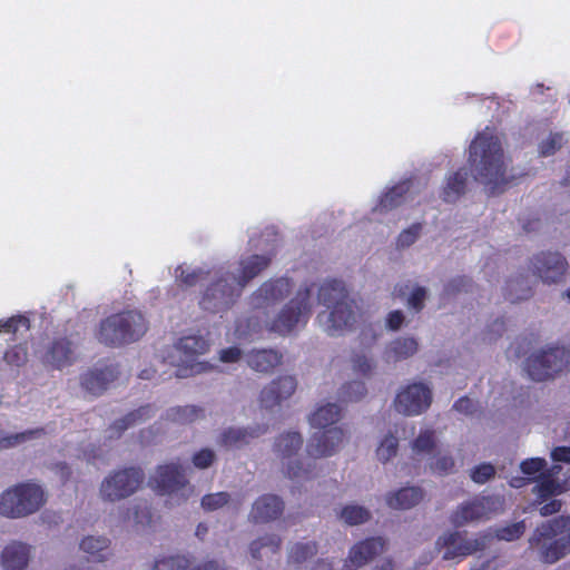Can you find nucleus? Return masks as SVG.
Returning <instances> with one entry per match:
<instances>
[{
    "label": "nucleus",
    "instance_id": "obj_1",
    "mask_svg": "<svg viewBox=\"0 0 570 570\" xmlns=\"http://www.w3.org/2000/svg\"><path fill=\"white\" fill-rule=\"evenodd\" d=\"M469 163L474 178L491 193H499L508 183L501 139L493 129L485 128L473 139Z\"/></svg>",
    "mask_w": 570,
    "mask_h": 570
},
{
    "label": "nucleus",
    "instance_id": "obj_2",
    "mask_svg": "<svg viewBox=\"0 0 570 570\" xmlns=\"http://www.w3.org/2000/svg\"><path fill=\"white\" fill-rule=\"evenodd\" d=\"M318 302L325 307L317 315L322 330L331 336L348 331L361 317L358 304L352 299L344 285L337 281H326L318 287Z\"/></svg>",
    "mask_w": 570,
    "mask_h": 570
},
{
    "label": "nucleus",
    "instance_id": "obj_3",
    "mask_svg": "<svg viewBox=\"0 0 570 570\" xmlns=\"http://www.w3.org/2000/svg\"><path fill=\"white\" fill-rule=\"evenodd\" d=\"M269 264L266 256L253 255L242 259L232 276V283L227 278H219L212 283L205 291L200 305L204 309L219 312L232 304L242 288L252 278L257 276Z\"/></svg>",
    "mask_w": 570,
    "mask_h": 570
},
{
    "label": "nucleus",
    "instance_id": "obj_4",
    "mask_svg": "<svg viewBox=\"0 0 570 570\" xmlns=\"http://www.w3.org/2000/svg\"><path fill=\"white\" fill-rule=\"evenodd\" d=\"M537 558L552 564L570 553V517L561 515L538 527L529 539Z\"/></svg>",
    "mask_w": 570,
    "mask_h": 570
},
{
    "label": "nucleus",
    "instance_id": "obj_5",
    "mask_svg": "<svg viewBox=\"0 0 570 570\" xmlns=\"http://www.w3.org/2000/svg\"><path fill=\"white\" fill-rule=\"evenodd\" d=\"M47 502L43 488L36 482L13 484L0 493V515L22 519L37 513Z\"/></svg>",
    "mask_w": 570,
    "mask_h": 570
},
{
    "label": "nucleus",
    "instance_id": "obj_6",
    "mask_svg": "<svg viewBox=\"0 0 570 570\" xmlns=\"http://www.w3.org/2000/svg\"><path fill=\"white\" fill-rule=\"evenodd\" d=\"M147 331L144 316L138 312L115 314L100 324L97 337L106 345H119L140 338Z\"/></svg>",
    "mask_w": 570,
    "mask_h": 570
},
{
    "label": "nucleus",
    "instance_id": "obj_7",
    "mask_svg": "<svg viewBox=\"0 0 570 570\" xmlns=\"http://www.w3.org/2000/svg\"><path fill=\"white\" fill-rule=\"evenodd\" d=\"M520 470L525 478L513 476L509 480V484L512 488L519 489L525 485L528 481L538 480L539 483L534 488V493L542 501L570 490V475L562 482L553 479L551 475H546L547 461L544 459H527L520 463Z\"/></svg>",
    "mask_w": 570,
    "mask_h": 570
},
{
    "label": "nucleus",
    "instance_id": "obj_8",
    "mask_svg": "<svg viewBox=\"0 0 570 570\" xmlns=\"http://www.w3.org/2000/svg\"><path fill=\"white\" fill-rule=\"evenodd\" d=\"M302 445L303 438L295 431L281 434L275 442V452L281 461L284 474L297 482L311 480L315 475V464H303L296 456Z\"/></svg>",
    "mask_w": 570,
    "mask_h": 570
},
{
    "label": "nucleus",
    "instance_id": "obj_9",
    "mask_svg": "<svg viewBox=\"0 0 570 570\" xmlns=\"http://www.w3.org/2000/svg\"><path fill=\"white\" fill-rule=\"evenodd\" d=\"M312 285H303L289 302L268 323L272 331L287 334L306 324L312 309Z\"/></svg>",
    "mask_w": 570,
    "mask_h": 570
},
{
    "label": "nucleus",
    "instance_id": "obj_10",
    "mask_svg": "<svg viewBox=\"0 0 570 570\" xmlns=\"http://www.w3.org/2000/svg\"><path fill=\"white\" fill-rule=\"evenodd\" d=\"M570 368V351L548 347L533 352L525 362V371L532 380L544 381Z\"/></svg>",
    "mask_w": 570,
    "mask_h": 570
},
{
    "label": "nucleus",
    "instance_id": "obj_11",
    "mask_svg": "<svg viewBox=\"0 0 570 570\" xmlns=\"http://www.w3.org/2000/svg\"><path fill=\"white\" fill-rule=\"evenodd\" d=\"M432 401V385L424 381H413L397 390L393 407L404 416H417L430 409Z\"/></svg>",
    "mask_w": 570,
    "mask_h": 570
},
{
    "label": "nucleus",
    "instance_id": "obj_12",
    "mask_svg": "<svg viewBox=\"0 0 570 570\" xmlns=\"http://www.w3.org/2000/svg\"><path fill=\"white\" fill-rule=\"evenodd\" d=\"M149 485L160 494L170 495L177 503L194 494L183 468L177 464L159 466L150 478Z\"/></svg>",
    "mask_w": 570,
    "mask_h": 570
},
{
    "label": "nucleus",
    "instance_id": "obj_13",
    "mask_svg": "<svg viewBox=\"0 0 570 570\" xmlns=\"http://www.w3.org/2000/svg\"><path fill=\"white\" fill-rule=\"evenodd\" d=\"M144 482V473L139 469L129 468L110 472L100 484L104 500L115 502L134 494Z\"/></svg>",
    "mask_w": 570,
    "mask_h": 570
},
{
    "label": "nucleus",
    "instance_id": "obj_14",
    "mask_svg": "<svg viewBox=\"0 0 570 570\" xmlns=\"http://www.w3.org/2000/svg\"><path fill=\"white\" fill-rule=\"evenodd\" d=\"M208 346L207 341L200 336L190 335L180 338L174 347L175 354L170 356V363L179 367L177 375L186 376L202 373L205 365L196 362V358L206 353Z\"/></svg>",
    "mask_w": 570,
    "mask_h": 570
},
{
    "label": "nucleus",
    "instance_id": "obj_15",
    "mask_svg": "<svg viewBox=\"0 0 570 570\" xmlns=\"http://www.w3.org/2000/svg\"><path fill=\"white\" fill-rule=\"evenodd\" d=\"M488 535L468 538L461 532L443 533L436 542L438 549L445 560H454L469 556L487 546Z\"/></svg>",
    "mask_w": 570,
    "mask_h": 570
},
{
    "label": "nucleus",
    "instance_id": "obj_16",
    "mask_svg": "<svg viewBox=\"0 0 570 570\" xmlns=\"http://www.w3.org/2000/svg\"><path fill=\"white\" fill-rule=\"evenodd\" d=\"M345 439V431L340 426L314 433L307 441L306 453L314 460L330 458L343 448Z\"/></svg>",
    "mask_w": 570,
    "mask_h": 570
},
{
    "label": "nucleus",
    "instance_id": "obj_17",
    "mask_svg": "<svg viewBox=\"0 0 570 570\" xmlns=\"http://www.w3.org/2000/svg\"><path fill=\"white\" fill-rule=\"evenodd\" d=\"M534 274L547 284L564 281L568 263L559 253H540L532 259Z\"/></svg>",
    "mask_w": 570,
    "mask_h": 570
},
{
    "label": "nucleus",
    "instance_id": "obj_18",
    "mask_svg": "<svg viewBox=\"0 0 570 570\" xmlns=\"http://www.w3.org/2000/svg\"><path fill=\"white\" fill-rule=\"evenodd\" d=\"M296 390V381L292 376H283L265 386L259 396L263 407L269 411H277Z\"/></svg>",
    "mask_w": 570,
    "mask_h": 570
},
{
    "label": "nucleus",
    "instance_id": "obj_19",
    "mask_svg": "<svg viewBox=\"0 0 570 570\" xmlns=\"http://www.w3.org/2000/svg\"><path fill=\"white\" fill-rule=\"evenodd\" d=\"M292 283L288 278L281 277L265 282L252 296V305L255 308H267L281 302L288 295Z\"/></svg>",
    "mask_w": 570,
    "mask_h": 570
},
{
    "label": "nucleus",
    "instance_id": "obj_20",
    "mask_svg": "<svg viewBox=\"0 0 570 570\" xmlns=\"http://www.w3.org/2000/svg\"><path fill=\"white\" fill-rule=\"evenodd\" d=\"M32 546L13 540L8 542L0 552L1 570H26L32 559Z\"/></svg>",
    "mask_w": 570,
    "mask_h": 570
},
{
    "label": "nucleus",
    "instance_id": "obj_21",
    "mask_svg": "<svg viewBox=\"0 0 570 570\" xmlns=\"http://www.w3.org/2000/svg\"><path fill=\"white\" fill-rule=\"evenodd\" d=\"M384 543L380 538H373L355 544L346 558L343 570H356L366 564L383 551Z\"/></svg>",
    "mask_w": 570,
    "mask_h": 570
},
{
    "label": "nucleus",
    "instance_id": "obj_22",
    "mask_svg": "<svg viewBox=\"0 0 570 570\" xmlns=\"http://www.w3.org/2000/svg\"><path fill=\"white\" fill-rule=\"evenodd\" d=\"M413 195V183L403 181L390 190H387L373 208L374 213L380 215L386 214L390 210L399 207L403 203L411 200Z\"/></svg>",
    "mask_w": 570,
    "mask_h": 570
},
{
    "label": "nucleus",
    "instance_id": "obj_23",
    "mask_svg": "<svg viewBox=\"0 0 570 570\" xmlns=\"http://www.w3.org/2000/svg\"><path fill=\"white\" fill-rule=\"evenodd\" d=\"M419 350L414 337L402 336L390 342L384 350V360L387 363H396L413 356Z\"/></svg>",
    "mask_w": 570,
    "mask_h": 570
},
{
    "label": "nucleus",
    "instance_id": "obj_24",
    "mask_svg": "<svg viewBox=\"0 0 570 570\" xmlns=\"http://www.w3.org/2000/svg\"><path fill=\"white\" fill-rule=\"evenodd\" d=\"M341 419V409L335 403L318 404L308 415V423L313 429L327 430Z\"/></svg>",
    "mask_w": 570,
    "mask_h": 570
},
{
    "label": "nucleus",
    "instance_id": "obj_25",
    "mask_svg": "<svg viewBox=\"0 0 570 570\" xmlns=\"http://www.w3.org/2000/svg\"><path fill=\"white\" fill-rule=\"evenodd\" d=\"M282 510L283 503L277 497L264 495L255 501L250 517L257 522H265L277 518Z\"/></svg>",
    "mask_w": 570,
    "mask_h": 570
},
{
    "label": "nucleus",
    "instance_id": "obj_26",
    "mask_svg": "<svg viewBox=\"0 0 570 570\" xmlns=\"http://www.w3.org/2000/svg\"><path fill=\"white\" fill-rule=\"evenodd\" d=\"M75 358V350L67 340L56 341L46 355V362L59 370L69 366Z\"/></svg>",
    "mask_w": 570,
    "mask_h": 570
},
{
    "label": "nucleus",
    "instance_id": "obj_27",
    "mask_svg": "<svg viewBox=\"0 0 570 570\" xmlns=\"http://www.w3.org/2000/svg\"><path fill=\"white\" fill-rule=\"evenodd\" d=\"M265 426L253 428H230L222 434V442L228 446H242L250 440L258 438L266 432Z\"/></svg>",
    "mask_w": 570,
    "mask_h": 570
},
{
    "label": "nucleus",
    "instance_id": "obj_28",
    "mask_svg": "<svg viewBox=\"0 0 570 570\" xmlns=\"http://www.w3.org/2000/svg\"><path fill=\"white\" fill-rule=\"evenodd\" d=\"M423 498L419 488H403L386 497V503L394 509H410L417 504Z\"/></svg>",
    "mask_w": 570,
    "mask_h": 570
},
{
    "label": "nucleus",
    "instance_id": "obj_29",
    "mask_svg": "<svg viewBox=\"0 0 570 570\" xmlns=\"http://www.w3.org/2000/svg\"><path fill=\"white\" fill-rule=\"evenodd\" d=\"M281 358L273 350L254 351L247 355V364L256 372H268L281 363Z\"/></svg>",
    "mask_w": 570,
    "mask_h": 570
},
{
    "label": "nucleus",
    "instance_id": "obj_30",
    "mask_svg": "<svg viewBox=\"0 0 570 570\" xmlns=\"http://www.w3.org/2000/svg\"><path fill=\"white\" fill-rule=\"evenodd\" d=\"M110 541L101 535H88L80 542V549L94 560L104 561L110 556Z\"/></svg>",
    "mask_w": 570,
    "mask_h": 570
},
{
    "label": "nucleus",
    "instance_id": "obj_31",
    "mask_svg": "<svg viewBox=\"0 0 570 570\" xmlns=\"http://www.w3.org/2000/svg\"><path fill=\"white\" fill-rule=\"evenodd\" d=\"M489 503L488 499H479L462 505L453 515V522L458 525L463 524L470 520H475L485 514V505Z\"/></svg>",
    "mask_w": 570,
    "mask_h": 570
},
{
    "label": "nucleus",
    "instance_id": "obj_32",
    "mask_svg": "<svg viewBox=\"0 0 570 570\" xmlns=\"http://www.w3.org/2000/svg\"><path fill=\"white\" fill-rule=\"evenodd\" d=\"M466 174L456 171L446 178L445 186L441 194L443 200L448 203L455 202L465 190Z\"/></svg>",
    "mask_w": 570,
    "mask_h": 570
},
{
    "label": "nucleus",
    "instance_id": "obj_33",
    "mask_svg": "<svg viewBox=\"0 0 570 570\" xmlns=\"http://www.w3.org/2000/svg\"><path fill=\"white\" fill-rule=\"evenodd\" d=\"M217 567L213 563L189 569V561L184 557L163 558L155 562L151 570H216Z\"/></svg>",
    "mask_w": 570,
    "mask_h": 570
},
{
    "label": "nucleus",
    "instance_id": "obj_34",
    "mask_svg": "<svg viewBox=\"0 0 570 570\" xmlns=\"http://www.w3.org/2000/svg\"><path fill=\"white\" fill-rule=\"evenodd\" d=\"M435 432L432 429H422L412 442V451L416 455L433 454L435 450Z\"/></svg>",
    "mask_w": 570,
    "mask_h": 570
},
{
    "label": "nucleus",
    "instance_id": "obj_35",
    "mask_svg": "<svg viewBox=\"0 0 570 570\" xmlns=\"http://www.w3.org/2000/svg\"><path fill=\"white\" fill-rule=\"evenodd\" d=\"M399 442L396 436L389 432L382 436L375 450L376 458L380 462L386 463L396 455Z\"/></svg>",
    "mask_w": 570,
    "mask_h": 570
},
{
    "label": "nucleus",
    "instance_id": "obj_36",
    "mask_svg": "<svg viewBox=\"0 0 570 570\" xmlns=\"http://www.w3.org/2000/svg\"><path fill=\"white\" fill-rule=\"evenodd\" d=\"M430 468L440 474L450 473L455 468V461L445 450H436L429 459Z\"/></svg>",
    "mask_w": 570,
    "mask_h": 570
},
{
    "label": "nucleus",
    "instance_id": "obj_37",
    "mask_svg": "<svg viewBox=\"0 0 570 570\" xmlns=\"http://www.w3.org/2000/svg\"><path fill=\"white\" fill-rule=\"evenodd\" d=\"M340 518L347 524L356 525L368 520L370 512L363 507L350 504L341 510Z\"/></svg>",
    "mask_w": 570,
    "mask_h": 570
},
{
    "label": "nucleus",
    "instance_id": "obj_38",
    "mask_svg": "<svg viewBox=\"0 0 570 570\" xmlns=\"http://www.w3.org/2000/svg\"><path fill=\"white\" fill-rule=\"evenodd\" d=\"M279 540L275 535L262 538L250 544L253 558L261 559L276 551Z\"/></svg>",
    "mask_w": 570,
    "mask_h": 570
},
{
    "label": "nucleus",
    "instance_id": "obj_39",
    "mask_svg": "<svg viewBox=\"0 0 570 570\" xmlns=\"http://www.w3.org/2000/svg\"><path fill=\"white\" fill-rule=\"evenodd\" d=\"M202 274L200 269L184 264L176 268L175 278L178 285L188 287L195 285L200 279Z\"/></svg>",
    "mask_w": 570,
    "mask_h": 570
},
{
    "label": "nucleus",
    "instance_id": "obj_40",
    "mask_svg": "<svg viewBox=\"0 0 570 570\" xmlns=\"http://www.w3.org/2000/svg\"><path fill=\"white\" fill-rule=\"evenodd\" d=\"M169 415L174 422L186 424L198 420L203 412L196 406H184L171 409Z\"/></svg>",
    "mask_w": 570,
    "mask_h": 570
},
{
    "label": "nucleus",
    "instance_id": "obj_41",
    "mask_svg": "<svg viewBox=\"0 0 570 570\" xmlns=\"http://www.w3.org/2000/svg\"><path fill=\"white\" fill-rule=\"evenodd\" d=\"M83 387L92 394H99L107 387V374L105 372H91L82 379Z\"/></svg>",
    "mask_w": 570,
    "mask_h": 570
},
{
    "label": "nucleus",
    "instance_id": "obj_42",
    "mask_svg": "<svg viewBox=\"0 0 570 570\" xmlns=\"http://www.w3.org/2000/svg\"><path fill=\"white\" fill-rule=\"evenodd\" d=\"M27 360V348L22 344H18L8 348L3 354V361L8 366L11 367H20L26 364Z\"/></svg>",
    "mask_w": 570,
    "mask_h": 570
},
{
    "label": "nucleus",
    "instance_id": "obj_43",
    "mask_svg": "<svg viewBox=\"0 0 570 570\" xmlns=\"http://www.w3.org/2000/svg\"><path fill=\"white\" fill-rule=\"evenodd\" d=\"M30 327L29 320L24 316H12L0 321V333H20L27 332Z\"/></svg>",
    "mask_w": 570,
    "mask_h": 570
},
{
    "label": "nucleus",
    "instance_id": "obj_44",
    "mask_svg": "<svg viewBox=\"0 0 570 570\" xmlns=\"http://www.w3.org/2000/svg\"><path fill=\"white\" fill-rule=\"evenodd\" d=\"M421 224H413L409 228L404 229L397 236L396 245L399 248H406L413 245L421 235Z\"/></svg>",
    "mask_w": 570,
    "mask_h": 570
},
{
    "label": "nucleus",
    "instance_id": "obj_45",
    "mask_svg": "<svg viewBox=\"0 0 570 570\" xmlns=\"http://www.w3.org/2000/svg\"><path fill=\"white\" fill-rule=\"evenodd\" d=\"M564 142L562 134H551L540 144V154L550 156L554 154Z\"/></svg>",
    "mask_w": 570,
    "mask_h": 570
},
{
    "label": "nucleus",
    "instance_id": "obj_46",
    "mask_svg": "<svg viewBox=\"0 0 570 570\" xmlns=\"http://www.w3.org/2000/svg\"><path fill=\"white\" fill-rule=\"evenodd\" d=\"M228 502L226 492L207 494L202 499V507L207 511H214L224 507Z\"/></svg>",
    "mask_w": 570,
    "mask_h": 570
},
{
    "label": "nucleus",
    "instance_id": "obj_47",
    "mask_svg": "<svg viewBox=\"0 0 570 570\" xmlns=\"http://www.w3.org/2000/svg\"><path fill=\"white\" fill-rule=\"evenodd\" d=\"M315 553V544L313 542L296 543L289 553V558L295 562H302Z\"/></svg>",
    "mask_w": 570,
    "mask_h": 570
},
{
    "label": "nucleus",
    "instance_id": "obj_48",
    "mask_svg": "<svg viewBox=\"0 0 570 570\" xmlns=\"http://www.w3.org/2000/svg\"><path fill=\"white\" fill-rule=\"evenodd\" d=\"M494 473L495 469L493 465L489 463H482L471 471V479L475 483L483 484L493 478Z\"/></svg>",
    "mask_w": 570,
    "mask_h": 570
},
{
    "label": "nucleus",
    "instance_id": "obj_49",
    "mask_svg": "<svg viewBox=\"0 0 570 570\" xmlns=\"http://www.w3.org/2000/svg\"><path fill=\"white\" fill-rule=\"evenodd\" d=\"M525 525L523 522H517L498 530L497 537L500 540L512 541L523 534Z\"/></svg>",
    "mask_w": 570,
    "mask_h": 570
},
{
    "label": "nucleus",
    "instance_id": "obj_50",
    "mask_svg": "<svg viewBox=\"0 0 570 570\" xmlns=\"http://www.w3.org/2000/svg\"><path fill=\"white\" fill-rule=\"evenodd\" d=\"M33 434H36L35 431H28L2 436L0 438V450L10 449L18 444H21L24 441L29 440Z\"/></svg>",
    "mask_w": 570,
    "mask_h": 570
},
{
    "label": "nucleus",
    "instance_id": "obj_51",
    "mask_svg": "<svg viewBox=\"0 0 570 570\" xmlns=\"http://www.w3.org/2000/svg\"><path fill=\"white\" fill-rule=\"evenodd\" d=\"M216 455L210 449H202L194 453L191 461L197 469H207L215 461Z\"/></svg>",
    "mask_w": 570,
    "mask_h": 570
},
{
    "label": "nucleus",
    "instance_id": "obj_52",
    "mask_svg": "<svg viewBox=\"0 0 570 570\" xmlns=\"http://www.w3.org/2000/svg\"><path fill=\"white\" fill-rule=\"evenodd\" d=\"M428 296L424 287H414L409 297L407 304L414 311H420L423 307L424 301Z\"/></svg>",
    "mask_w": 570,
    "mask_h": 570
},
{
    "label": "nucleus",
    "instance_id": "obj_53",
    "mask_svg": "<svg viewBox=\"0 0 570 570\" xmlns=\"http://www.w3.org/2000/svg\"><path fill=\"white\" fill-rule=\"evenodd\" d=\"M150 415H151V407L150 406L140 407V409L136 410L135 412L128 414L124 419V422L126 423L125 428H127L129 425H132V424H135L137 422H142L146 419L150 417Z\"/></svg>",
    "mask_w": 570,
    "mask_h": 570
},
{
    "label": "nucleus",
    "instance_id": "obj_54",
    "mask_svg": "<svg viewBox=\"0 0 570 570\" xmlns=\"http://www.w3.org/2000/svg\"><path fill=\"white\" fill-rule=\"evenodd\" d=\"M366 390L363 383L361 382H353L344 392V400L346 401H355L362 397L365 394Z\"/></svg>",
    "mask_w": 570,
    "mask_h": 570
},
{
    "label": "nucleus",
    "instance_id": "obj_55",
    "mask_svg": "<svg viewBox=\"0 0 570 570\" xmlns=\"http://www.w3.org/2000/svg\"><path fill=\"white\" fill-rule=\"evenodd\" d=\"M242 356V351L238 347H228L219 352V360L224 363L237 362Z\"/></svg>",
    "mask_w": 570,
    "mask_h": 570
},
{
    "label": "nucleus",
    "instance_id": "obj_56",
    "mask_svg": "<svg viewBox=\"0 0 570 570\" xmlns=\"http://www.w3.org/2000/svg\"><path fill=\"white\" fill-rule=\"evenodd\" d=\"M551 459L554 462L570 463V446H557L551 451Z\"/></svg>",
    "mask_w": 570,
    "mask_h": 570
},
{
    "label": "nucleus",
    "instance_id": "obj_57",
    "mask_svg": "<svg viewBox=\"0 0 570 570\" xmlns=\"http://www.w3.org/2000/svg\"><path fill=\"white\" fill-rule=\"evenodd\" d=\"M454 409L463 414H471L475 410V404L468 397H461L454 403Z\"/></svg>",
    "mask_w": 570,
    "mask_h": 570
},
{
    "label": "nucleus",
    "instance_id": "obj_58",
    "mask_svg": "<svg viewBox=\"0 0 570 570\" xmlns=\"http://www.w3.org/2000/svg\"><path fill=\"white\" fill-rule=\"evenodd\" d=\"M404 322V315L400 311L391 312L387 315L386 324L390 330L396 331L399 330Z\"/></svg>",
    "mask_w": 570,
    "mask_h": 570
},
{
    "label": "nucleus",
    "instance_id": "obj_59",
    "mask_svg": "<svg viewBox=\"0 0 570 570\" xmlns=\"http://www.w3.org/2000/svg\"><path fill=\"white\" fill-rule=\"evenodd\" d=\"M354 367L361 374H367V373L372 372V370L374 367V363L371 358L362 356V357H357L354 361Z\"/></svg>",
    "mask_w": 570,
    "mask_h": 570
},
{
    "label": "nucleus",
    "instance_id": "obj_60",
    "mask_svg": "<svg viewBox=\"0 0 570 570\" xmlns=\"http://www.w3.org/2000/svg\"><path fill=\"white\" fill-rule=\"evenodd\" d=\"M561 509V501L557 499H552L546 504L540 507V514L543 517L553 514Z\"/></svg>",
    "mask_w": 570,
    "mask_h": 570
},
{
    "label": "nucleus",
    "instance_id": "obj_61",
    "mask_svg": "<svg viewBox=\"0 0 570 570\" xmlns=\"http://www.w3.org/2000/svg\"><path fill=\"white\" fill-rule=\"evenodd\" d=\"M128 519H131L130 515H128ZM132 520L136 523L145 524L149 522V510L146 505H144L140 510H135L132 514Z\"/></svg>",
    "mask_w": 570,
    "mask_h": 570
},
{
    "label": "nucleus",
    "instance_id": "obj_62",
    "mask_svg": "<svg viewBox=\"0 0 570 570\" xmlns=\"http://www.w3.org/2000/svg\"><path fill=\"white\" fill-rule=\"evenodd\" d=\"M314 570H333V564L327 560H321L317 562Z\"/></svg>",
    "mask_w": 570,
    "mask_h": 570
},
{
    "label": "nucleus",
    "instance_id": "obj_63",
    "mask_svg": "<svg viewBox=\"0 0 570 570\" xmlns=\"http://www.w3.org/2000/svg\"><path fill=\"white\" fill-rule=\"evenodd\" d=\"M236 332H237V336H238V337H244V336H246V335H247V334H246V332H244V331L240 328V326H239V327H237Z\"/></svg>",
    "mask_w": 570,
    "mask_h": 570
},
{
    "label": "nucleus",
    "instance_id": "obj_64",
    "mask_svg": "<svg viewBox=\"0 0 570 570\" xmlns=\"http://www.w3.org/2000/svg\"><path fill=\"white\" fill-rule=\"evenodd\" d=\"M564 296L570 301V288L564 292Z\"/></svg>",
    "mask_w": 570,
    "mask_h": 570
}]
</instances>
